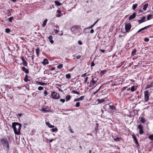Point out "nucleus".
I'll use <instances>...</instances> for the list:
<instances>
[{
    "instance_id": "nucleus-1",
    "label": "nucleus",
    "mask_w": 153,
    "mask_h": 153,
    "mask_svg": "<svg viewBox=\"0 0 153 153\" xmlns=\"http://www.w3.org/2000/svg\"><path fill=\"white\" fill-rule=\"evenodd\" d=\"M70 30L73 34L79 35L82 34V30L79 25H74L72 26Z\"/></svg>"
},
{
    "instance_id": "nucleus-2",
    "label": "nucleus",
    "mask_w": 153,
    "mask_h": 153,
    "mask_svg": "<svg viewBox=\"0 0 153 153\" xmlns=\"http://www.w3.org/2000/svg\"><path fill=\"white\" fill-rule=\"evenodd\" d=\"M22 125L17 122H13L12 124V127L14 133L16 134L19 135L20 133Z\"/></svg>"
},
{
    "instance_id": "nucleus-3",
    "label": "nucleus",
    "mask_w": 153,
    "mask_h": 153,
    "mask_svg": "<svg viewBox=\"0 0 153 153\" xmlns=\"http://www.w3.org/2000/svg\"><path fill=\"white\" fill-rule=\"evenodd\" d=\"M0 142L3 145L4 148L7 147V149H9V143L7 140L6 139H2L0 140Z\"/></svg>"
},
{
    "instance_id": "nucleus-4",
    "label": "nucleus",
    "mask_w": 153,
    "mask_h": 153,
    "mask_svg": "<svg viewBox=\"0 0 153 153\" xmlns=\"http://www.w3.org/2000/svg\"><path fill=\"white\" fill-rule=\"evenodd\" d=\"M51 96L54 99H58L60 97L59 94L54 91L51 92Z\"/></svg>"
},
{
    "instance_id": "nucleus-5",
    "label": "nucleus",
    "mask_w": 153,
    "mask_h": 153,
    "mask_svg": "<svg viewBox=\"0 0 153 153\" xmlns=\"http://www.w3.org/2000/svg\"><path fill=\"white\" fill-rule=\"evenodd\" d=\"M131 25L130 23H126L125 24V29L126 32H129L131 28Z\"/></svg>"
},
{
    "instance_id": "nucleus-6",
    "label": "nucleus",
    "mask_w": 153,
    "mask_h": 153,
    "mask_svg": "<svg viewBox=\"0 0 153 153\" xmlns=\"http://www.w3.org/2000/svg\"><path fill=\"white\" fill-rule=\"evenodd\" d=\"M97 82V80L96 77L92 78L91 81L90 82V85L89 86L91 87L92 86L94 85Z\"/></svg>"
},
{
    "instance_id": "nucleus-7",
    "label": "nucleus",
    "mask_w": 153,
    "mask_h": 153,
    "mask_svg": "<svg viewBox=\"0 0 153 153\" xmlns=\"http://www.w3.org/2000/svg\"><path fill=\"white\" fill-rule=\"evenodd\" d=\"M148 93L149 91H148L144 92V101L146 102H147L149 99Z\"/></svg>"
},
{
    "instance_id": "nucleus-8",
    "label": "nucleus",
    "mask_w": 153,
    "mask_h": 153,
    "mask_svg": "<svg viewBox=\"0 0 153 153\" xmlns=\"http://www.w3.org/2000/svg\"><path fill=\"white\" fill-rule=\"evenodd\" d=\"M20 59L22 60L23 62L22 65L23 66H27V63L25 61V59H26V58L24 57V56H21L20 57Z\"/></svg>"
},
{
    "instance_id": "nucleus-9",
    "label": "nucleus",
    "mask_w": 153,
    "mask_h": 153,
    "mask_svg": "<svg viewBox=\"0 0 153 153\" xmlns=\"http://www.w3.org/2000/svg\"><path fill=\"white\" fill-rule=\"evenodd\" d=\"M138 128L139 130L140 134H143L144 132L143 130L142 126L141 124H140L138 126Z\"/></svg>"
},
{
    "instance_id": "nucleus-10",
    "label": "nucleus",
    "mask_w": 153,
    "mask_h": 153,
    "mask_svg": "<svg viewBox=\"0 0 153 153\" xmlns=\"http://www.w3.org/2000/svg\"><path fill=\"white\" fill-rule=\"evenodd\" d=\"M132 136L133 138L135 141V143L137 146H139V144L138 143V141L137 140L136 137L135 136V135L134 134H133L132 135Z\"/></svg>"
},
{
    "instance_id": "nucleus-11",
    "label": "nucleus",
    "mask_w": 153,
    "mask_h": 153,
    "mask_svg": "<svg viewBox=\"0 0 153 153\" xmlns=\"http://www.w3.org/2000/svg\"><path fill=\"white\" fill-rule=\"evenodd\" d=\"M56 17H59L62 16V14L61 13L59 10H57L56 11Z\"/></svg>"
},
{
    "instance_id": "nucleus-12",
    "label": "nucleus",
    "mask_w": 153,
    "mask_h": 153,
    "mask_svg": "<svg viewBox=\"0 0 153 153\" xmlns=\"http://www.w3.org/2000/svg\"><path fill=\"white\" fill-rule=\"evenodd\" d=\"M136 16V13H133L131 15L128 17V19L129 20H130L132 19H133Z\"/></svg>"
},
{
    "instance_id": "nucleus-13",
    "label": "nucleus",
    "mask_w": 153,
    "mask_h": 153,
    "mask_svg": "<svg viewBox=\"0 0 153 153\" xmlns=\"http://www.w3.org/2000/svg\"><path fill=\"white\" fill-rule=\"evenodd\" d=\"M109 108L111 112H114L116 109V107L115 106L113 105H109Z\"/></svg>"
},
{
    "instance_id": "nucleus-14",
    "label": "nucleus",
    "mask_w": 153,
    "mask_h": 153,
    "mask_svg": "<svg viewBox=\"0 0 153 153\" xmlns=\"http://www.w3.org/2000/svg\"><path fill=\"white\" fill-rule=\"evenodd\" d=\"M146 19V17L145 16H143L141 17V19L140 20H138V22L139 24H141L143 22H144L145 21V20Z\"/></svg>"
},
{
    "instance_id": "nucleus-15",
    "label": "nucleus",
    "mask_w": 153,
    "mask_h": 153,
    "mask_svg": "<svg viewBox=\"0 0 153 153\" xmlns=\"http://www.w3.org/2000/svg\"><path fill=\"white\" fill-rule=\"evenodd\" d=\"M42 64L44 65L48 64L49 63L48 60L47 59H43V61L41 62Z\"/></svg>"
},
{
    "instance_id": "nucleus-16",
    "label": "nucleus",
    "mask_w": 153,
    "mask_h": 153,
    "mask_svg": "<svg viewBox=\"0 0 153 153\" xmlns=\"http://www.w3.org/2000/svg\"><path fill=\"white\" fill-rule=\"evenodd\" d=\"M153 81H152L150 82V83L149 84H148L146 87V89L149 88H150L152 87H153Z\"/></svg>"
},
{
    "instance_id": "nucleus-17",
    "label": "nucleus",
    "mask_w": 153,
    "mask_h": 153,
    "mask_svg": "<svg viewBox=\"0 0 153 153\" xmlns=\"http://www.w3.org/2000/svg\"><path fill=\"white\" fill-rule=\"evenodd\" d=\"M85 97L83 96L80 97L75 99L74 100V101L76 102L77 101H79V100H83V99Z\"/></svg>"
},
{
    "instance_id": "nucleus-18",
    "label": "nucleus",
    "mask_w": 153,
    "mask_h": 153,
    "mask_svg": "<svg viewBox=\"0 0 153 153\" xmlns=\"http://www.w3.org/2000/svg\"><path fill=\"white\" fill-rule=\"evenodd\" d=\"M22 70L24 71L25 73L27 74H28L29 73V70L28 69H26L25 67H22Z\"/></svg>"
},
{
    "instance_id": "nucleus-19",
    "label": "nucleus",
    "mask_w": 153,
    "mask_h": 153,
    "mask_svg": "<svg viewBox=\"0 0 153 153\" xmlns=\"http://www.w3.org/2000/svg\"><path fill=\"white\" fill-rule=\"evenodd\" d=\"M29 78H30L27 75H26L24 79L25 81L26 82H27L28 81H30V80L28 79Z\"/></svg>"
},
{
    "instance_id": "nucleus-20",
    "label": "nucleus",
    "mask_w": 153,
    "mask_h": 153,
    "mask_svg": "<svg viewBox=\"0 0 153 153\" xmlns=\"http://www.w3.org/2000/svg\"><path fill=\"white\" fill-rule=\"evenodd\" d=\"M137 89V86H132L130 90L132 92H133L136 90Z\"/></svg>"
},
{
    "instance_id": "nucleus-21",
    "label": "nucleus",
    "mask_w": 153,
    "mask_h": 153,
    "mask_svg": "<svg viewBox=\"0 0 153 153\" xmlns=\"http://www.w3.org/2000/svg\"><path fill=\"white\" fill-rule=\"evenodd\" d=\"M106 99V98L102 99H98L97 100V101L98 102V103H102L105 101V99Z\"/></svg>"
},
{
    "instance_id": "nucleus-22",
    "label": "nucleus",
    "mask_w": 153,
    "mask_h": 153,
    "mask_svg": "<svg viewBox=\"0 0 153 153\" xmlns=\"http://www.w3.org/2000/svg\"><path fill=\"white\" fill-rule=\"evenodd\" d=\"M139 118L140 119V121L141 123H143L146 122V120L143 117H140Z\"/></svg>"
},
{
    "instance_id": "nucleus-23",
    "label": "nucleus",
    "mask_w": 153,
    "mask_h": 153,
    "mask_svg": "<svg viewBox=\"0 0 153 153\" xmlns=\"http://www.w3.org/2000/svg\"><path fill=\"white\" fill-rule=\"evenodd\" d=\"M12 10H7L6 13L7 14V16H10L11 13V11Z\"/></svg>"
},
{
    "instance_id": "nucleus-24",
    "label": "nucleus",
    "mask_w": 153,
    "mask_h": 153,
    "mask_svg": "<svg viewBox=\"0 0 153 153\" xmlns=\"http://www.w3.org/2000/svg\"><path fill=\"white\" fill-rule=\"evenodd\" d=\"M99 20V19H98L92 25H91L89 27L90 29L92 28L98 22V21Z\"/></svg>"
},
{
    "instance_id": "nucleus-25",
    "label": "nucleus",
    "mask_w": 153,
    "mask_h": 153,
    "mask_svg": "<svg viewBox=\"0 0 153 153\" xmlns=\"http://www.w3.org/2000/svg\"><path fill=\"white\" fill-rule=\"evenodd\" d=\"M148 6V3L145 4L143 6V9L145 11L146 10Z\"/></svg>"
},
{
    "instance_id": "nucleus-26",
    "label": "nucleus",
    "mask_w": 153,
    "mask_h": 153,
    "mask_svg": "<svg viewBox=\"0 0 153 153\" xmlns=\"http://www.w3.org/2000/svg\"><path fill=\"white\" fill-rule=\"evenodd\" d=\"M113 139L114 140V141H117V142L121 140H122V139L121 138L119 137H117L116 138H113Z\"/></svg>"
},
{
    "instance_id": "nucleus-27",
    "label": "nucleus",
    "mask_w": 153,
    "mask_h": 153,
    "mask_svg": "<svg viewBox=\"0 0 153 153\" xmlns=\"http://www.w3.org/2000/svg\"><path fill=\"white\" fill-rule=\"evenodd\" d=\"M46 125L47 126H48L50 128H53L54 127V126L51 125L50 124V123H49L48 122H46Z\"/></svg>"
},
{
    "instance_id": "nucleus-28",
    "label": "nucleus",
    "mask_w": 153,
    "mask_h": 153,
    "mask_svg": "<svg viewBox=\"0 0 153 153\" xmlns=\"http://www.w3.org/2000/svg\"><path fill=\"white\" fill-rule=\"evenodd\" d=\"M48 39H49V40H50V42L51 43V44H53V43L54 42L53 41V40H52V39H53V37L52 36H50L49 37H48Z\"/></svg>"
},
{
    "instance_id": "nucleus-29",
    "label": "nucleus",
    "mask_w": 153,
    "mask_h": 153,
    "mask_svg": "<svg viewBox=\"0 0 153 153\" xmlns=\"http://www.w3.org/2000/svg\"><path fill=\"white\" fill-rule=\"evenodd\" d=\"M54 2L56 6H59L61 5V4L58 1H54Z\"/></svg>"
},
{
    "instance_id": "nucleus-30",
    "label": "nucleus",
    "mask_w": 153,
    "mask_h": 153,
    "mask_svg": "<svg viewBox=\"0 0 153 153\" xmlns=\"http://www.w3.org/2000/svg\"><path fill=\"white\" fill-rule=\"evenodd\" d=\"M128 45L127 47H129V48H132L133 47H134V46H133L134 44L133 43H128Z\"/></svg>"
},
{
    "instance_id": "nucleus-31",
    "label": "nucleus",
    "mask_w": 153,
    "mask_h": 153,
    "mask_svg": "<svg viewBox=\"0 0 153 153\" xmlns=\"http://www.w3.org/2000/svg\"><path fill=\"white\" fill-rule=\"evenodd\" d=\"M71 98V97L70 95H67L65 97L66 101H68L70 100Z\"/></svg>"
},
{
    "instance_id": "nucleus-32",
    "label": "nucleus",
    "mask_w": 153,
    "mask_h": 153,
    "mask_svg": "<svg viewBox=\"0 0 153 153\" xmlns=\"http://www.w3.org/2000/svg\"><path fill=\"white\" fill-rule=\"evenodd\" d=\"M48 21V20L47 19H45L43 22V24H42V26L43 27H45L46 25V22H47Z\"/></svg>"
},
{
    "instance_id": "nucleus-33",
    "label": "nucleus",
    "mask_w": 153,
    "mask_h": 153,
    "mask_svg": "<svg viewBox=\"0 0 153 153\" xmlns=\"http://www.w3.org/2000/svg\"><path fill=\"white\" fill-rule=\"evenodd\" d=\"M37 83L38 84L40 85H45L46 84V83H45L44 82H37Z\"/></svg>"
},
{
    "instance_id": "nucleus-34",
    "label": "nucleus",
    "mask_w": 153,
    "mask_h": 153,
    "mask_svg": "<svg viewBox=\"0 0 153 153\" xmlns=\"http://www.w3.org/2000/svg\"><path fill=\"white\" fill-rule=\"evenodd\" d=\"M138 4H133L132 6V9L133 10H135Z\"/></svg>"
},
{
    "instance_id": "nucleus-35",
    "label": "nucleus",
    "mask_w": 153,
    "mask_h": 153,
    "mask_svg": "<svg viewBox=\"0 0 153 153\" xmlns=\"http://www.w3.org/2000/svg\"><path fill=\"white\" fill-rule=\"evenodd\" d=\"M136 50L135 49H134V50L132 51V53H131V56H134L136 54Z\"/></svg>"
},
{
    "instance_id": "nucleus-36",
    "label": "nucleus",
    "mask_w": 153,
    "mask_h": 153,
    "mask_svg": "<svg viewBox=\"0 0 153 153\" xmlns=\"http://www.w3.org/2000/svg\"><path fill=\"white\" fill-rule=\"evenodd\" d=\"M152 15L150 14L148 15L147 16V20H149L152 18Z\"/></svg>"
},
{
    "instance_id": "nucleus-37",
    "label": "nucleus",
    "mask_w": 153,
    "mask_h": 153,
    "mask_svg": "<svg viewBox=\"0 0 153 153\" xmlns=\"http://www.w3.org/2000/svg\"><path fill=\"white\" fill-rule=\"evenodd\" d=\"M71 77V75L70 74H67L66 75V78L67 79H69Z\"/></svg>"
},
{
    "instance_id": "nucleus-38",
    "label": "nucleus",
    "mask_w": 153,
    "mask_h": 153,
    "mask_svg": "<svg viewBox=\"0 0 153 153\" xmlns=\"http://www.w3.org/2000/svg\"><path fill=\"white\" fill-rule=\"evenodd\" d=\"M10 31V30L8 28H6L5 29V32L7 33H9Z\"/></svg>"
},
{
    "instance_id": "nucleus-39",
    "label": "nucleus",
    "mask_w": 153,
    "mask_h": 153,
    "mask_svg": "<svg viewBox=\"0 0 153 153\" xmlns=\"http://www.w3.org/2000/svg\"><path fill=\"white\" fill-rule=\"evenodd\" d=\"M149 138L151 140H153V134L149 135Z\"/></svg>"
},
{
    "instance_id": "nucleus-40",
    "label": "nucleus",
    "mask_w": 153,
    "mask_h": 153,
    "mask_svg": "<svg viewBox=\"0 0 153 153\" xmlns=\"http://www.w3.org/2000/svg\"><path fill=\"white\" fill-rule=\"evenodd\" d=\"M58 130L57 128L56 127L55 128H52L51 129V131L53 132H54L55 131H57Z\"/></svg>"
},
{
    "instance_id": "nucleus-41",
    "label": "nucleus",
    "mask_w": 153,
    "mask_h": 153,
    "mask_svg": "<svg viewBox=\"0 0 153 153\" xmlns=\"http://www.w3.org/2000/svg\"><path fill=\"white\" fill-rule=\"evenodd\" d=\"M42 111L45 113L49 112H50L49 110H46L45 108H44L42 109Z\"/></svg>"
},
{
    "instance_id": "nucleus-42",
    "label": "nucleus",
    "mask_w": 153,
    "mask_h": 153,
    "mask_svg": "<svg viewBox=\"0 0 153 153\" xmlns=\"http://www.w3.org/2000/svg\"><path fill=\"white\" fill-rule=\"evenodd\" d=\"M62 64H60L57 66V68L58 69H60L62 67Z\"/></svg>"
},
{
    "instance_id": "nucleus-43",
    "label": "nucleus",
    "mask_w": 153,
    "mask_h": 153,
    "mask_svg": "<svg viewBox=\"0 0 153 153\" xmlns=\"http://www.w3.org/2000/svg\"><path fill=\"white\" fill-rule=\"evenodd\" d=\"M13 17H10L8 19V21L10 22H12V20H13Z\"/></svg>"
},
{
    "instance_id": "nucleus-44",
    "label": "nucleus",
    "mask_w": 153,
    "mask_h": 153,
    "mask_svg": "<svg viewBox=\"0 0 153 153\" xmlns=\"http://www.w3.org/2000/svg\"><path fill=\"white\" fill-rule=\"evenodd\" d=\"M72 92L74 94H79V92L76 91L75 90H73L72 91Z\"/></svg>"
},
{
    "instance_id": "nucleus-45",
    "label": "nucleus",
    "mask_w": 153,
    "mask_h": 153,
    "mask_svg": "<svg viewBox=\"0 0 153 153\" xmlns=\"http://www.w3.org/2000/svg\"><path fill=\"white\" fill-rule=\"evenodd\" d=\"M101 87H102V86H100V87L95 92H94V93L93 94H95L97 93L100 90V89L101 88Z\"/></svg>"
},
{
    "instance_id": "nucleus-46",
    "label": "nucleus",
    "mask_w": 153,
    "mask_h": 153,
    "mask_svg": "<svg viewBox=\"0 0 153 153\" xmlns=\"http://www.w3.org/2000/svg\"><path fill=\"white\" fill-rule=\"evenodd\" d=\"M39 48H36V54L37 55H39Z\"/></svg>"
},
{
    "instance_id": "nucleus-47",
    "label": "nucleus",
    "mask_w": 153,
    "mask_h": 153,
    "mask_svg": "<svg viewBox=\"0 0 153 153\" xmlns=\"http://www.w3.org/2000/svg\"><path fill=\"white\" fill-rule=\"evenodd\" d=\"M145 30V28H144V27H143V28H142L141 29H139L137 31V33H139L141 31H142L144 30Z\"/></svg>"
},
{
    "instance_id": "nucleus-48",
    "label": "nucleus",
    "mask_w": 153,
    "mask_h": 153,
    "mask_svg": "<svg viewBox=\"0 0 153 153\" xmlns=\"http://www.w3.org/2000/svg\"><path fill=\"white\" fill-rule=\"evenodd\" d=\"M80 105V103L79 102H77L76 103V105H75V106L76 107H79Z\"/></svg>"
},
{
    "instance_id": "nucleus-49",
    "label": "nucleus",
    "mask_w": 153,
    "mask_h": 153,
    "mask_svg": "<svg viewBox=\"0 0 153 153\" xmlns=\"http://www.w3.org/2000/svg\"><path fill=\"white\" fill-rule=\"evenodd\" d=\"M43 89V88L42 86H39L38 88V90L39 91H41Z\"/></svg>"
},
{
    "instance_id": "nucleus-50",
    "label": "nucleus",
    "mask_w": 153,
    "mask_h": 153,
    "mask_svg": "<svg viewBox=\"0 0 153 153\" xmlns=\"http://www.w3.org/2000/svg\"><path fill=\"white\" fill-rule=\"evenodd\" d=\"M81 57V55H79L78 56H76L75 57V58L76 59H79Z\"/></svg>"
},
{
    "instance_id": "nucleus-51",
    "label": "nucleus",
    "mask_w": 153,
    "mask_h": 153,
    "mask_svg": "<svg viewBox=\"0 0 153 153\" xmlns=\"http://www.w3.org/2000/svg\"><path fill=\"white\" fill-rule=\"evenodd\" d=\"M152 26V25H150L147 26H146L144 27V28H145V29H146L147 28H148L150 27H151Z\"/></svg>"
},
{
    "instance_id": "nucleus-52",
    "label": "nucleus",
    "mask_w": 153,
    "mask_h": 153,
    "mask_svg": "<svg viewBox=\"0 0 153 153\" xmlns=\"http://www.w3.org/2000/svg\"><path fill=\"white\" fill-rule=\"evenodd\" d=\"M44 96L45 97L48 94V93L47 91H45L44 92Z\"/></svg>"
},
{
    "instance_id": "nucleus-53",
    "label": "nucleus",
    "mask_w": 153,
    "mask_h": 153,
    "mask_svg": "<svg viewBox=\"0 0 153 153\" xmlns=\"http://www.w3.org/2000/svg\"><path fill=\"white\" fill-rule=\"evenodd\" d=\"M149 40V39L148 38H146L144 39V41L146 42H148Z\"/></svg>"
},
{
    "instance_id": "nucleus-54",
    "label": "nucleus",
    "mask_w": 153,
    "mask_h": 153,
    "mask_svg": "<svg viewBox=\"0 0 153 153\" xmlns=\"http://www.w3.org/2000/svg\"><path fill=\"white\" fill-rule=\"evenodd\" d=\"M95 64L94 62V61H92L91 63V66L93 67L95 65Z\"/></svg>"
},
{
    "instance_id": "nucleus-55",
    "label": "nucleus",
    "mask_w": 153,
    "mask_h": 153,
    "mask_svg": "<svg viewBox=\"0 0 153 153\" xmlns=\"http://www.w3.org/2000/svg\"><path fill=\"white\" fill-rule=\"evenodd\" d=\"M88 77H86L85 79V80H84V82L85 83H86V82H87V81L88 80Z\"/></svg>"
},
{
    "instance_id": "nucleus-56",
    "label": "nucleus",
    "mask_w": 153,
    "mask_h": 153,
    "mask_svg": "<svg viewBox=\"0 0 153 153\" xmlns=\"http://www.w3.org/2000/svg\"><path fill=\"white\" fill-rule=\"evenodd\" d=\"M78 44L79 45H82V42L80 40L78 41Z\"/></svg>"
},
{
    "instance_id": "nucleus-57",
    "label": "nucleus",
    "mask_w": 153,
    "mask_h": 153,
    "mask_svg": "<svg viewBox=\"0 0 153 153\" xmlns=\"http://www.w3.org/2000/svg\"><path fill=\"white\" fill-rule=\"evenodd\" d=\"M60 101L63 103H64L65 102V100L64 99H61L60 100Z\"/></svg>"
},
{
    "instance_id": "nucleus-58",
    "label": "nucleus",
    "mask_w": 153,
    "mask_h": 153,
    "mask_svg": "<svg viewBox=\"0 0 153 153\" xmlns=\"http://www.w3.org/2000/svg\"><path fill=\"white\" fill-rule=\"evenodd\" d=\"M94 30L93 29H91L90 31V33H94Z\"/></svg>"
},
{
    "instance_id": "nucleus-59",
    "label": "nucleus",
    "mask_w": 153,
    "mask_h": 153,
    "mask_svg": "<svg viewBox=\"0 0 153 153\" xmlns=\"http://www.w3.org/2000/svg\"><path fill=\"white\" fill-rule=\"evenodd\" d=\"M22 115V114H18L17 116V117H21Z\"/></svg>"
},
{
    "instance_id": "nucleus-60",
    "label": "nucleus",
    "mask_w": 153,
    "mask_h": 153,
    "mask_svg": "<svg viewBox=\"0 0 153 153\" xmlns=\"http://www.w3.org/2000/svg\"><path fill=\"white\" fill-rule=\"evenodd\" d=\"M100 51H101L102 53H104L105 51L103 50V49H100Z\"/></svg>"
},
{
    "instance_id": "nucleus-61",
    "label": "nucleus",
    "mask_w": 153,
    "mask_h": 153,
    "mask_svg": "<svg viewBox=\"0 0 153 153\" xmlns=\"http://www.w3.org/2000/svg\"><path fill=\"white\" fill-rule=\"evenodd\" d=\"M127 88L126 87H124L123 88L122 90L123 91L125 90Z\"/></svg>"
},
{
    "instance_id": "nucleus-62",
    "label": "nucleus",
    "mask_w": 153,
    "mask_h": 153,
    "mask_svg": "<svg viewBox=\"0 0 153 153\" xmlns=\"http://www.w3.org/2000/svg\"><path fill=\"white\" fill-rule=\"evenodd\" d=\"M59 30H55V33H58Z\"/></svg>"
},
{
    "instance_id": "nucleus-63",
    "label": "nucleus",
    "mask_w": 153,
    "mask_h": 153,
    "mask_svg": "<svg viewBox=\"0 0 153 153\" xmlns=\"http://www.w3.org/2000/svg\"><path fill=\"white\" fill-rule=\"evenodd\" d=\"M55 69V68L54 67H52L51 68V71H53Z\"/></svg>"
},
{
    "instance_id": "nucleus-64",
    "label": "nucleus",
    "mask_w": 153,
    "mask_h": 153,
    "mask_svg": "<svg viewBox=\"0 0 153 153\" xmlns=\"http://www.w3.org/2000/svg\"><path fill=\"white\" fill-rule=\"evenodd\" d=\"M53 139H51L49 140V141L50 143H51L53 141Z\"/></svg>"
}]
</instances>
